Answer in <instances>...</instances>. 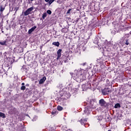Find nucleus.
<instances>
[{
  "label": "nucleus",
  "instance_id": "nucleus-15",
  "mask_svg": "<svg viewBox=\"0 0 131 131\" xmlns=\"http://www.w3.org/2000/svg\"><path fill=\"white\" fill-rule=\"evenodd\" d=\"M54 2H55V0H49V2L48 3L49 6H51V5H52V4L54 3Z\"/></svg>",
  "mask_w": 131,
  "mask_h": 131
},
{
  "label": "nucleus",
  "instance_id": "nucleus-18",
  "mask_svg": "<svg viewBox=\"0 0 131 131\" xmlns=\"http://www.w3.org/2000/svg\"><path fill=\"white\" fill-rule=\"evenodd\" d=\"M47 13H44L42 15V18L43 19H45V18H46V17H47Z\"/></svg>",
  "mask_w": 131,
  "mask_h": 131
},
{
  "label": "nucleus",
  "instance_id": "nucleus-26",
  "mask_svg": "<svg viewBox=\"0 0 131 131\" xmlns=\"http://www.w3.org/2000/svg\"><path fill=\"white\" fill-rule=\"evenodd\" d=\"M52 114H55V113L52 112Z\"/></svg>",
  "mask_w": 131,
  "mask_h": 131
},
{
  "label": "nucleus",
  "instance_id": "nucleus-21",
  "mask_svg": "<svg viewBox=\"0 0 131 131\" xmlns=\"http://www.w3.org/2000/svg\"><path fill=\"white\" fill-rule=\"evenodd\" d=\"M71 9H69L67 12V14H70V12H71Z\"/></svg>",
  "mask_w": 131,
  "mask_h": 131
},
{
  "label": "nucleus",
  "instance_id": "nucleus-16",
  "mask_svg": "<svg viewBox=\"0 0 131 131\" xmlns=\"http://www.w3.org/2000/svg\"><path fill=\"white\" fill-rule=\"evenodd\" d=\"M0 117H3V118H5L6 116H5V114L3 113H0Z\"/></svg>",
  "mask_w": 131,
  "mask_h": 131
},
{
  "label": "nucleus",
  "instance_id": "nucleus-24",
  "mask_svg": "<svg viewBox=\"0 0 131 131\" xmlns=\"http://www.w3.org/2000/svg\"><path fill=\"white\" fill-rule=\"evenodd\" d=\"M45 2H46V3H48V2H50V0H45Z\"/></svg>",
  "mask_w": 131,
  "mask_h": 131
},
{
  "label": "nucleus",
  "instance_id": "nucleus-5",
  "mask_svg": "<svg viewBox=\"0 0 131 131\" xmlns=\"http://www.w3.org/2000/svg\"><path fill=\"white\" fill-rule=\"evenodd\" d=\"M92 108H90L89 107H86L85 108V110L84 111V114L86 115H89V114H90V112L92 111Z\"/></svg>",
  "mask_w": 131,
  "mask_h": 131
},
{
  "label": "nucleus",
  "instance_id": "nucleus-3",
  "mask_svg": "<svg viewBox=\"0 0 131 131\" xmlns=\"http://www.w3.org/2000/svg\"><path fill=\"white\" fill-rule=\"evenodd\" d=\"M99 104L101 107H106L107 106V103L103 99H101L99 100Z\"/></svg>",
  "mask_w": 131,
  "mask_h": 131
},
{
  "label": "nucleus",
  "instance_id": "nucleus-28",
  "mask_svg": "<svg viewBox=\"0 0 131 131\" xmlns=\"http://www.w3.org/2000/svg\"><path fill=\"white\" fill-rule=\"evenodd\" d=\"M108 131H112L111 130H108Z\"/></svg>",
  "mask_w": 131,
  "mask_h": 131
},
{
  "label": "nucleus",
  "instance_id": "nucleus-7",
  "mask_svg": "<svg viewBox=\"0 0 131 131\" xmlns=\"http://www.w3.org/2000/svg\"><path fill=\"white\" fill-rule=\"evenodd\" d=\"M36 28V26L33 27L32 28H31L29 31H28V33L29 34H31L33 31H34V30Z\"/></svg>",
  "mask_w": 131,
  "mask_h": 131
},
{
  "label": "nucleus",
  "instance_id": "nucleus-4",
  "mask_svg": "<svg viewBox=\"0 0 131 131\" xmlns=\"http://www.w3.org/2000/svg\"><path fill=\"white\" fill-rule=\"evenodd\" d=\"M102 93L103 95H109V94L111 93V90H109V89L105 88L102 90Z\"/></svg>",
  "mask_w": 131,
  "mask_h": 131
},
{
  "label": "nucleus",
  "instance_id": "nucleus-20",
  "mask_svg": "<svg viewBox=\"0 0 131 131\" xmlns=\"http://www.w3.org/2000/svg\"><path fill=\"white\" fill-rule=\"evenodd\" d=\"M47 14H49V15H51V14H52V11L50 10H47Z\"/></svg>",
  "mask_w": 131,
  "mask_h": 131
},
{
  "label": "nucleus",
  "instance_id": "nucleus-19",
  "mask_svg": "<svg viewBox=\"0 0 131 131\" xmlns=\"http://www.w3.org/2000/svg\"><path fill=\"white\" fill-rule=\"evenodd\" d=\"M25 89H26V87H25V86H22L20 88V89L22 90V91H25Z\"/></svg>",
  "mask_w": 131,
  "mask_h": 131
},
{
  "label": "nucleus",
  "instance_id": "nucleus-29",
  "mask_svg": "<svg viewBox=\"0 0 131 131\" xmlns=\"http://www.w3.org/2000/svg\"><path fill=\"white\" fill-rule=\"evenodd\" d=\"M93 109H95V107H93Z\"/></svg>",
  "mask_w": 131,
  "mask_h": 131
},
{
  "label": "nucleus",
  "instance_id": "nucleus-22",
  "mask_svg": "<svg viewBox=\"0 0 131 131\" xmlns=\"http://www.w3.org/2000/svg\"><path fill=\"white\" fill-rule=\"evenodd\" d=\"M125 44L126 45V46H128V40L126 41Z\"/></svg>",
  "mask_w": 131,
  "mask_h": 131
},
{
  "label": "nucleus",
  "instance_id": "nucleus-25",
  "mask_svg": "<svg viewBox=\"0 0 131 131\" xmlns=\"http://www.w3.org/2000/svg\"><path fill=\"white\" fill-rule=\"evenodd\" d=\"M21 85H23V86L25 85V83H21Z\"/></svg>",
  "mask_w": 131,
  "mask_h": 131
},
{
  "label": "nucleus",
  "instance_id": "nucleus-8",
  "mask_svg": "<svg viewBox=\"0 0 131 131\" xmlns=\"http://www.w3.org/2000/svg\"><path fill=\"white\" fill-rule=\"evenodd\" d=\"M46 79H47V78H46V77H43L42 78H41L39 80V83H40V84H41L42 83H43V82H45V81H46Z\"/></svg>",
  "mask_w": 131,
  "mask_h": 131
},
{
  "label": "nucleus",
  "instance_id": "nucleus-23",
  "mask_svg": "<svg viewBox=\"0 0 131 131\" xmlns=\"http://www.w3.org/2000/svg\"><path fill=\"white\" fill-rule=\"evenodd\" d=\"M84 86H85V85H84V84H83L82 85V88L83 89V88H84Z\"/></svg>",
  "mask_w": 131,
  "mask_h": 131
},
{
  "label": "nucleus",
  "instance_id": "nucleus-10",
  "mask_svg": "<svg viewBox=\"0 0 131 131\" xmlns=\"http://www.w3.org/2000/svg\"><path fill=\"white\" fill-rule=\"evenodd\" d=\"M0 45L1 46H7V40L0 41Z\"/></svg>",
  "mask_w": 131,
  "mask_h": 131
},
{
  "label": "nucleus",
  "instance_id": "nucleus-9",
  "mask_svg": "<svg viewBox=\"0 0 131 131\" xmlns=\"http://www.w3.org/2000/svg\"><path fill=\"white\" fill-rule=\"evenodd\" d=\"M80 123L82 124V125H84L85 122H86V119H81L80 120Z\"/></svg>",
  "mask_w": 131,
  "mask_h": 131
},
{
  "label": "nucleus",
  "instance_id": "nucleus-12",
  "mask_svg": "<svg viewBox=\"0 0 131 131\" xmlns=\"http://www.w3.org/2000/svg\"><path fill=\"white\" fill-rule=\"evenodd\" d=\"M121 106H120V104L119 103H117L115 105V108L116 109H117V108H120Z\"/></svg>",
  "mask_w": 131,
  "mask_h": 131
},
{
  "label": "nucleus",
  "instance_id": "nucleus-6",
  "mask_svg": "<svg viewBox=\"0 0 131 131\" xmlns=\"http://www.w3.org/2000/svg\"><path fill=\"white\" fill-rule=\"evenodd\" d=\"M62 52V50L59 49L57 51V60H60V58H61V53Z\"/></svg>",
  "mask_w": 131,
  "mask_h": 131
},
{
  "label": "nucleus",
  "instance_id": "nucleus-2",
  "mask_svg": "<svg viewBox=\"0 0 131 131\" xmlns=\"http://www.w3.org/2000/svg\"><path fill=\"white\" fill-rule=\"evenodd\" d=\"M33 10H34V8L33 7H31L28 9L25 12H24V16H28V15H29Z\"/></svg>",
  "mask_w": 131,
  "mask_h": 131
},
{
  "label": "nucleus",
  "instance_id": "nucleus-11",
  "mask_svg": "<svg viewBox=\"0 0 131 131\" xmlns=\"http://www.w3.org/2000/svg\"><path fill=\"white\" fill-rule=\"evenodd\" d=\"M52 45H53V46H55L56 47H59L60 46V43L59 42H53Z\"/></svg>",
  "mask_w": 131,
  "mask_h": 131
},
{
  "label": "nucleus",
  "instance_id": "nucleus-1",
  "mask_svg": "<svg viewBox=\"0 0 131 131\" xmlns=\"http://www.w3.org/2000/svg\"><path fill=\"white\" fill-rule=\"evenodd\" d=\"M86 72V71L80 68L75 70L72 76L75 79H77V78H79V79H83Z\"/></svg>",
  "mask_w": 131,
  "mask_h": 131
},
{
  "label": "nucleus",
  "instance_id": "nucleus-27",
  "mask_svg": "<svg viewBox=\"0 0 131 131\" xmlns=\"http://www.w3.org/2000/svg\"><path fill=\"white\" fill-rule=\"evenodd\" d=\"M31 2H33L34 0H30Z\"/></svg>",
  "mask_w": 131,
  "mask_h": 131
},
{
  "label": "nucleus",
  "instance_id": "nucleus-17",
  "mask_svg": "<svg viewBox=\"0 0 131 131\" xmlns=\"http://www.w3.org/2000/svg\"><path fill=\"white\" fill-rule=\"evenodd\" d=\"M24 130V128L23 126H20L19 128L18 129V131H23Z\"/></svg>",
  "mask_w": 131,
  "mask_h": 131
},
{
  "label": "nucleus",
  "instance_id": "nucleus-14",
  "mask_svg": "<svg viewBox=\"0 0 131 131\" xmlns=\"http://www.w3.org/2000/svg\"><path fill=\"white\" fill-rule=\"evenodd\" d=\"M4 10H5V7H3V6H1L0 8V11L1 12V13H3Z\"/></svg>",
  "mask_w": 131,
  "mask_h": 131
},
{
  "label": "nucleus",
  "instance_id": "nucleus-13",
  "mask_svg": "<svg viewBox=\"0 0 131 131\" xmlns=\"http://www.w3.org/2000/svg\"><path fill=\"white\" fill-rule=\"evenodd\" d=\"M57 110H58V111H62V110H63V107H62L61 106H58Z\"/></svg>",
  "mask_w": 131,
  "mask_h": 131
},
{
  "label": "nucleus",
  "instance_id": "nucleus-30",
  "mask_svg": "<svg viewBox=\"0 0 131 131\" xmlns=\"http://www.w3.org/2000/svg\"><path fill=\"white\" fill-rule=\"evenodd\" d=\"M130 33H131V31H130Z\"/></svg>",
  "mask_w": 131,
  "mask_h": 131
}]
</instances>
